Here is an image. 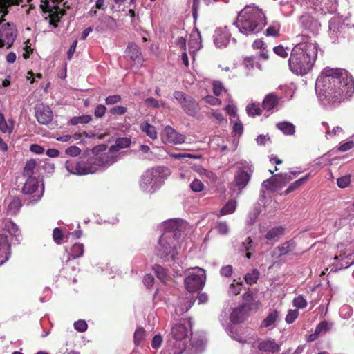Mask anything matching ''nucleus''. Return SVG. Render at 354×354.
Returning a JSON list of instances; mask_svg holds the SVG:
<instances>
[{
  "instance_id": "obj_1",
  "label": "nucleus",
  "mask_w": 354,
  "mask_h": 354,
  "mask_svg": "<svg viewBox=\"0 0 354 354\" xmlns=\"http://www.w3.org/2000/svg\"><path fill=\"white\" fill-rule=\"evenodd\" d=\"M316 85L320 100L329 104H339L354 94L353 77L338 69L323 72Z\"/></svg>"
},
{
  "instance_id": "obj_2",
  "label": "nucleus",
  "mask_w": 354,
  "mask_h": 354,
  "mask_svg": "<svg viewBox=\"0 0 354 354\" xmlns=\"http://www.w3.org/2000/svg\"><path fill=\"white\" fill-rule=\"evenodd\" d=\"M300 41L292 49L288 59L290 70L297 75L304 76L313 68L317 57V44L310 37L301 35Z\"/></svg>"
},
{
  "instance_id": "obj_3",
  "label": "nucleus",
  "mask_w": 354,
  "mask_h": 354,
  "mask_svg": "<svg viewBox=\"0 0 354 354\" xmlns=\"http://www.w3.org/2000/svg\"><path fill=\"white\" fill-rule=\"evenodd\" d=\"M93 157L87 159L86 162L80 161L75 163L66 161L67 169L73 174L85 175L93 174L100 166H110L118 160L115 151H111L104 144L99 145L93 148Z\"/></svg>"
},
{
  "instance_id": "obj_4",
  "label": "nucleus",
  "mask_w": 354,
  "mask_h": 354,
  "mask_svg": "<svg viewBox=\"0 0 354 354\" xmlns=\"http://www.w3.org/2000/svg\"><path fill=\"white\" fill-rule=\"evenodd\" d=\"M264 13L257 7L245 6L239 12L236 21L239 31L246 35L256 34L266 26Z\"/></svg>"
},
{
  "instance_id": "obj_5",
  "label": "nucleus",
  "mask_w": 354,
  "mask_h": 354,
  "mask_svg": "<svg viewBox=\"0 0 354 354\" xmlns=\"http://www.w3.org/2000/svg\"><path fill=\"white\" fill-rule=\"evenodd\" d=\"M19 231L17 225L10 218H5L0 229V266L6 262L10 256V243L6 233L16 236Z\"/></svg>"
},
{
  "instance_id": "obj_6",
  "label": "nucleus",
  "mask_w": 354,
  "mask_h": 354,
  "mask_svg": "<svg viewBox=\"0 0 354 354\" xmlns=\"http://www.w3.org/2000/svg\"><path fill=\"white\" fill-rule=\"evenodd\" d=\"M172 339H169L165 347L168 354H180L186 348L183 340L188 335V327L183 323L175 324L171 330Z\"/></svg>"
},
{
  "instance_id": "obj_7",
  "label": "nucleus",
  "mask_w": 354,
  "mask_h": 354,
  "mask_svg": "<svg viewBox=\"0 0 354 354\" xmlns=\"http://www.w3.org/2000/svg\"><path fill=\"white\" fill-rule=\"evenodd\" d=\"M176 234V232H168L160 236L157 248V255L159 257L165 258L170 255L174 262L178 261V259L176 257L178 254Z\"/></svg>"
},
{
  "instance_id": "obj_8",
  "label": "nucleus",
  "mask_w": 354,
  "mask_h": 354,
  "mask_svg": "<svg viewBox=\"0 0 354 354\" xmlns=\"http://www.w3.org/2000/svg\"><path fill=\"white\" fill-rule=\"evenodd\" d=\"M253 173L254 169L250 162L242 161L239 163L234 178L235 186L238 188L239 193L246 187Z\"/></svg>"
},
{
  "instance_id": "obj_9",
  "label": "nucleus",
  "mask_w": 354,
  "mask_h": 354,
  "mask_svg": "<svg viewBox=\"0 0 354 354\" xmlns=\"http://www.w3.org/2000/svg\"><path fill=\"white\" fill-rule=\"evenodd\" d=\"M169 169L165 167H157L147 169L142 176L140 186L147 189L153 187L162 181Z\"/></svg>"
},
{
  "instance_id": "obj_10",
  "label": "nucleus",
  "mask_w": 354,
  "mask_h": 354,
  "mask_svg": "<svg viewBox=\"0 0 354 354\" xmlns=\"http://www.w3.org/2000/svg\"><path fill=\"white\" fill-rule=\"evenodd\" d=\"M174 97L180 104L183 111L189 116L196 117L200 111L198 103L192 96H188L182 91L174 92Z\"/></svg>"
},
{
  "instance_id": "obj_11",
  "label": "nucleus",
  "mask_w": 354,
  "mask_h": 354,
  "mask_svg": "<svg viewBox=\"0 0 354 354\" xmlns=\"http://www.w3.org/2000/svg\"><path fill=\"white\" fill-rule=\"evenodd\" d=\"M205 280V270L198 268L196 272H192L185 279V286L187 291L195 292L203 288Z\"/></svg>"
},
{
  "instance_id": "obj_12",
  "label": "nucleus",
  "mask_w": 354,
  "mask_h": 354,
  "mask_svg": "<svg viewBox=\"0 0 354 354\" xmlns=\"http://www.w3.org/2000/svg\"><path fill=\"white\" fill-rule=\"evenodd\" d=\"M40 8L44 12H48L49 23L53 27H57V23L66 14V10L60 8L57 5H51L48 0H41Z\"/></svg>"
},
{
  "instance_id": "obj_13",
  "label": "nucleus",
  "mask_w": 354,
  "mask_h": 354,
  "mask_svg": "<svg viewBox=\"0 0 354 354\" xmlns=\"http://www.w3.org/2000/svg\"><path fill=\"white\" fill-rule=\"evenodd\" d=\"M35 117L39 124L47 125L53 120V111L48 106L37 104L35 106Z\"/></svg>"
},
{
  "instance_id": "obj_14",
  "label": "nucleus",
  "mask_w": 354,
  "mask_h": 354,
  "mask_svg": "<svg viewBox=\"0 0 354 354\" xmlns=\"http://www.w3.org/2000/svg\"><path fill=\"white\" fill-rule=\"evenodd\" d=\"M163 139L169 143L177 145L183 143L185 142V136L183 134L178 133L170 126H167L164 129Z\"/></svg>"
},
{
  "instance_id": "obj_15",
  "label": "nucleus",
  "mask_w": 354,
  "mask_h": 354,
  "mask_svg": "<svg viewBox=\"0 0 354 354\" xmlns=\"http://www.w3.org/2000/svg\"><path fill=\"white\" fill-rule=\"evenodd\" d=\"M279 100L280 98L276 93H270L263 100L262 109L266 112H270L278 106Z\"/></svg>"
},
{
  "instance_id": "obj_16",
  "label": "nucleus",
  "mask_w": 354,
  "mask_h": 354,
  "mask_svg": "<svg viewBox=\"0 0 354 354\" xmlns=\"http://www.w3.org/2000/svg\"><path fill=\"white\" fill-rule=\"evenodd\" d=\"M249 312L250 310L240 306L232 310L230 315V320L234 324H241L248 317Z\"/></svg>"
},
{
  "instance_id": "obj_17",
  "label": "nucleus",
  "mask_w": 354,
  "mask_h": 354,
  "mask_svg": "<svg viewBox=\"0 0 354 354\" xmlns=\"http://www.w3.org/2000/svg\"><path fill=\"white\" fill-rule=\"evenodd\" d=\"M258 349L262 352L277 353L279 351L280 346L274 339H269L259 342Z\"/></svg>"
},
{
  "instance_id": "obj_18",
  "label": "nucleus",
  "mask_w": 354,
  "mask_h": 354,
  "mask_svg": "<svg viewBox=\"0 0 354 354\" xmlns=\"http://www.w3.org/2000/svg\"><path fill=\"white\" fill-rule=\"evenodd\" d=\"M241 306L250 311L252 309H257L259 302L254 300L253 293L251 291H248L243 295V301Z\"/></svg>"
},
{
  "instance_id": "obj_19",
  "label": "nucleus",
  "mask_w": 354,
  "mask_h": 354,
  "mask_svg": "<svg viewBox=\"0 0 354 354\" xmlns=\"http://www.w3.org/2000/svg\"><path fill=\"white\" fill-rule=\"evenodd\" d=\"M297 244L292 239L287 241L282 244L278 245L274 248V251H278V257H281L283 255L288 254V253L294 251L296 248Z\"/></svg>"
},
{
  "instance_id": "obj_20",
  "label": "nucleus",
  "mask_w": 354,
  "mask_h": 354,
  "mask_svg": "<svg viewBox=\"0 0 354 354\" xmlns=\"http://www.w3.org/2000/svg\"><path fill=\"white\" fill-rule=\"evenodd\" d=\"M27 180L24 183L22 192L25 194H31L37 189L38 188V180L35 177H27Z\"/></svg>"
},
{
  "instance_id": "obj_21",
  "label": "nucleus",
  "mask_w": 354,
  "mask_h": 354,
  "mask_svg": "<svg viewBox=\"0 0 354 354\" xmlns=\"http://www.w3.org/2000/svg\"><path fill=\"white\" fill-rule=\"evenodd\" d=\"M285 229L282 226L272 227L268 231L266 234V239L268 241L277 242L283 235Z\"/></svg>"
},
{
  "instance_id": "obj_22",
  "label": "nucleus",
  "mask_w": 354,
  "mask_h": 354,
  "mask_svg": "<svg viewBox=\"0 0 354 354\" xmlns=\"http://www.w3.org/2000/svg\"><path fill=\"white\" fill-rule=\"evenodd\" d=\"M127 53L131 59L137 62L139 64L142 61L140 48L136 44H129L127 48Z\"/></svg>"
},
{
  "instance_id": "obj_23",
  "label": "nucleus",
  "mask_w": 354,
  "mask_h": 354,
  "mask_svg": "<svg viewBox=\"0 0 354 354\" xmlns=\"http://www.w3.org/2000/svg\"><path fill=\"white\" fill-rule=\"evenodd\" d=\"M299 174L297 171H290L288 173H281L276 174L277 182L279 183V187H281L287 183L290 182Z\"/></svg>"
},
{
  "instance_id": "obj_24",
  "label": "nucleus",
  "mask_w": 354,
  "mask_h": 354,
  "mask_svg": "<svg viewBox=\"0 0 354 354\" xmlns=\"http://www.w3.org/2000/svg\"><path fill=\"white\" fill-rule=\"evenodd\" d=\"M15 126V121L12 119H9L8 121L5 120L4 115L0 113V131L4 133L10 134Z\"/></svg>"
},
{
  "instance_id": "obj_25",
  "label": "nucleus",
  "mask_w": 354,
  "mask_h": 354,
  "mask_svg": "<svg viewBox=\"0 0 354 354\" xmlns=\"http://www.w3.org/2000/svg\"><path fill=\"white\" fill-rule=\"evenodd\" d=\"M131 143V139L127 137L118 138L115 141V144L110 147V151L118 153L120 149L129 147Z\"/></svg>"
},
{
  "instance_id": "obj_26",
  "label": "nucleus",
  "mask_w": 354,
  "mask_h": 354,
  "mask_svg": "<svg viewBox=\"0 0 354 354\" xmlns=\"http://www.w3.org/2000/svg\"><path fill=\"white\" fill-rule=\"evenodd\" d=\"M310 178V174L308 173L306 174L303 178H301L292 183H291L288 187L285 190L284 194H288L295 190L299 188L301 186H302L304 184H305Z\"/></svg>"
},
{
  "instance_id": "obj_27",
  "label": "nucleus",
  "mask_w": 354,
  "mask_h": 354,
  "mask_svg": "<svg viewBox=\"0 0 354 354\" xmlns=\"http://www.w3.org/2000/svg\"><path fill=\"white\" fill-rule=\"evenodd\" d=\"M335 260L340 259L339 263H337L336 266L339 269H345L351 266L354 263V259L352 258V255L344 256L340 254L339 256H335Z\"/></svg>"
},
{
  "instance_id": "obj_28",
  "label": "nucleus",
  "mask_w": 354,
  "mask_h": 354,
  "mask_svg": "<svg viewBox=\"0 0 354 354\" xmlns=\"http://www.w3.org/2000/svg\"><path fill=\"white\" fill-rule=\"evenodd\" d=\"M277 127L286 135H293L295 132V125L289 122H279Z\"/></svg>"
},
{
  "instance_id": "obj_29",
  "label": "nucleus",
  "mask_w": 354,
  "mask_h": 354,
  "mask_svg": "<svg viewBox=\"0 0 354 354\" xmlns=\"http://www.w3.org/2000/svg\"><path fill=\"white\" fill-rule=\"evenodd\" d=\"M37 166V162L35 159L27 160L24 167L23 175L26 177H33L34 169Z\"/></svg>"
},
{
  "instance_id": "obj_30",
  "label": "nucleus",
  "mask_w": 354,
  "mask_h": 354,
  "mask_svg": "<svg viewBox=\"0 0 354 354\" xmlns=\"http://www.w3.org/2000/svg\"><path fill=\"white\" fill-rule=\"evenodd\" d=\"M263 110L259 103H250L246 107L247 113L252 117L261 115Z\"/></svg>"
},
{
  "instance_id": "obj_31",
  "label": "nucleus",
  "mask_w": 354,
  "mask_h": 354,
  "mask_svg": "<svg viewBox=\"0 0 354 354\" xmlns=\"http://www.w3.org/2000/svg\"><path fill=\"white\" fill-rule=\"evenodd\" d=\"M279 317V312L273 310L270 313L268 316L263 320L261 327L268 328L272 326L277 320Z\"/></svg>"
},
{
  "instance_id": "obj_32",
  "label": "nucleus",
  "mask_w": 354,
  "mask_h": 354,
  "mask_svg": "<svg viewBox=\"0 0 354 354\" xmlns=\"http://www.w3.org/2000/svg\"><path fill=\"white\" fill-rule=\"evenodd\" d=\"M156 277L163 283H165L168 277V270L162 266L156 264L153 267Z\"/></svg>"
},
{
  "instance_id": "obj_33",
  "label": "nucleus",
  "mask_w": 354,
  "mask_h": 354,
  "mask_svg": "<svg viewBox=\"0 0 354 354\" xmlns=\"http://www.w3.org/2000/svg\"><path fill=\"white\" fill-rule=\"evenodd\" d=\"M146 337V331L144 328L140 327L138 328L133 335V341L134 344L136 346L140 345L144 340L145 339Z\"/></svg>"
},
{
  "instance_id": "obj_34",
  "label": "nucleus",
  "mask_w": 354,
  "mask_h": 354,
  "mask_svg": "<svg viewBox=\"0 0 354 354\" xmlns=\"http://www.w3.org/2000/svg\"><path fill=\"white\" fill-rule=\"evenodd\" d=\"M141 129L151 139H156L157 138V131L156 127L151 125L148 122H143L141 124Z\"/></svg>"
},
{
  "instance_id": "obj_35",
  "label": "nucleus",
  "mask_w": 354,
  "mask_h": 354,
  "mask_svg": "<svg viewBox=\"0 0 354 354\" xmlns=\"http://www.w3.org/2000/svg\"><path fill=\"white\" fill-rule=\"evenodd\" d=\"M236 207V201L235 200H230L221 209V214L225 215L233 213Z\"/></svg>"
},
{
  "instance_id": "obj_36",
  "label": "nucleus",
  "mask_w": 354,
  "mask_h": 354,
  "mask_svg": "<svg viewBox=\"0 0 354 354\" xmlns=\"http://www.w3.org/2000/svg\"><path fill=\"white\" fill-rule=\"evenodd\" d=\"M92 120V117L89 115H82L81 116L73 117L70 120L71 125H77L78 124H88Z\"/></svg>"
},
{
  "instance_id": "obj_37",
  "label": "nucleus",
  "mask_w": 354,
  "mask_h": 354,
  "mask_svg": "<svg viewBox=\"0 0 354 354\" xmlns=\"http://www.w3.org/2000/svg\"><path fill=\"white\" fill-rule=\"evenodd\" d=\"M21 205L20 199L19 198H14L8 205V211L12 214H16L21 207Z\"/></svg>"
},
{
  "instance_id": "obj_38",
  "label": "nucleus",
  "mask_w": 354,
  "mask_h": 354,
  "mask_svg": "<svg viewBox=\"0 0 354 354\" xmlns=\"http://www.w3.org/2000/svg\"><path fill=\"white\" fill-rule=\"evenodd\" d=\"M262 185L266 189L271 191H274L277 188L280 187L279 183L277 182L276 175L272 178H270L269 179L264 180L262 183Z\"/></svg>"
},
{
  "instance_id": "obj_39",
  "label": "nucleus",
  "mask_w": 354,
  "mask_h": 354,
  "mask_svg": "<svg viewBox=\"0 0 354 354\" xmlns=\"http://www.w3.org/2000/svg\"><path fill=\"white\" fill-rule=\"evenodd\" d=\"M259 277V272L257 269H254L251 272H248L245 275V281L249 285L256 283Z\"/></svg>"
},
{
  "instance_id": "obj_40",
  "label": "nucleus",
  "mask_w": 354,
  "mask_h": 354,
  "mask_svg": "<svg viewBox=\"0 0 354 354\" xmlns=\"http://www.w3.org/2000/svg\"><path fill=\"white\" fill-rule=\"evenodd\" d=\"M84 253V245L80 243H75L71 248V255L73 258H78Z\"/></svg>"
},
{
  "instance_id": "obj_41",
  "label": "nucleus",
  "mask_w": 354,
  "mask_h": 354,
  "mask_svg": "<svg viewBox=\"0 0 354 354\" xmlns=\"http://www.w3.org/2000/svg\"><path fill=\"white\" fill-rule=\"evenodd\" d=\"M242 286H243V282H239V283L238 282V283H236V284L232 283L229 288V291H228L229 295L230 296L238 295L242 290Z\"/></svg>"
},
{
  "instance_id": "obj_42",
  "label": "nucleus",
  "mask_w": 354,
  "mask_h": 354,
  "mask_svg": "<svg viewBox=\"0 0 354 354\" xmlns=\"http://www.w3.org/2000/svg\"><path fill=\"white\" fill-rule=\"evenodd\" d=\"M292 304L297 308H304L308 303L302 295H299L293 299Z\"/></svg>"
},
{
  "instance_id": "obj_43",
  "label": "nucleus",
  "mask_w": 354,
  "mask_h": 354,
  "mask_svg": "<svg viewBox=\"0 0 354 354\" xmlns=\"http://www.w3.org/2000/svg\"><path fill=\"white\" fill-rule=\"evenodd\" d=\"M351 183V176L346 175L342 176L340 178H338L337 179V184L339 187L340 188H346Z\"/></svg>"
},
{
  "instance_id": "obj_44",
  "label": "nucleus",
  "mask_w": 354,
  "mask_h": 354,
  "mask_svg": "<svg viewBox=\"0 0 354 354\" xmlns=\"http://www.w3.org/2000/svg\"><path fill=\"white\" fill-rule=\"evenodd\" d=\"M53 238L54 241L57 244H61L63 241L64 234L62 230L59 227H56L53 230Z\"/></svg>"
},
{
  "instance_id": "obj_45",
  "label": "nucleus",
  "mask_w": 354,
  "mask_h": 354,
  "mask_svg": "<svg viewBox=\"0 0 354 354\" xmlns=\"http://www.w3.org/2000/svg\"><path fill=\"white\" fill-rule=\"evenodd\" d=\"M229 41L228 36L224 34L216 37L214 39V43L218 47H221L223 46H225Z\"/></svg>"
},
{
  "instance_id": "obj_46",
  "label": "nucleus",
  "mask_w": 354,
  "mask_h": 354,
  "mask_svg": "<svg viewBox=\"0 0 354 354\" xmlns=\"http://www.w3.org/2000/svg\"><path fill=\"white\" fill-rule=\"evenodd\" d=\"M299 311L297 309L289 310L286 317V322L288 324L293 323L298 317Z\"/></svg>"
},
{
  "instance_id": "obj_47",
  "label": "nucleus",
  "mask_w": 354,
  "mask_h": 354,
  "mask_svg": "<svg viewBox=\"0 0 354 354\" xmlns=\"http://www.w3.org/2000/svg\"><path fill=\"white\" fill-rule=\"evenodd\" d=\"M191 189L194 192H199L203 190L204 185L198 179H194L190 184Z\"/></svg>"
},
{
  "instance_id": "obj_48",
  "label": "nucleus",
  "mask_w": 354,
  "mask_h": 354,
  "mask_svg": "<svg viewBox=\"0 0 354 354\" xmlns=\"http://www.w3.org/2000/svg\"><path fill=\"white\" fill-rule=\"evenodd\" d=\"M109 111L113 115H122L127 112V109L122 106H115L111 108Z\"/></svg>"
},
{
  "instance_id": "obj_49",
  "label": "nucleus",
  "mask_w": 354,
  "mask_h": 354,
  "mask_svg": "<svg viewBox=\"0 0 354 354\" xmlns=\"http://www.w3.org/2000/svg\"><path fill=\"white\" fill-rule=\"evenodd\" d=\"M215 228L220 234L225 235L228 232V226L226 222H217Z\"/></svg>"
},
{
  "instance_id": "obj_50",
  "label": "nucleus",
  "mask_w": 354,
  "mask_h": 354,
  "mask_svg": "<svg viewBox=\"0 0 354 354\" xmlns=\"http://www.w3.org/2000/svg\"><path fill=\"white\" fill-rule=\"evenodd\" d=\"M287 49V48H284L283 46L279 45L273 48V51L281 57L286 58L288 56Z\"/></svg>"
},
{
  "instance_id": "obj_51",
  "label": "nucleus",
  "mask_w": 354,
  "mask_h": 354,
  "mask_svg": "<svg viewBox=\"0 0 354 354\" xmlns=\"http://www.w3.org/2000/svg\"><path fill=\"white\" fill-rule=\"evenodd\" d=\"M170 156H171V157H172L176 160H180V159L185 158H194V159L201 158V156H199V155H193V154H190V153H171Z\"/></svg>"
},
{
  "instance_id": "obj_52",
  "label": "nucleus",
  "mask_w": 354,
  "mask_h": 354,
  "mask_svg": "<svg viewBox=\"0 0 354 354\" xmlns=\"http://www.w3.org/2000/svg\"><path fill=\"white\" fill-rule=\"evenodd\" d=\"M87 324L84 320L80 319L78 321L75 322L74 328L76 330L79 332H84L87 329Z\"/></svg>"
},
{
  "instance_id": "obj_53",
  "label": "nucleus",
  "mask_w": 354,
  "mask_h": 354,
  "mask_svg": "<svg viewBox=\"0 0 354 354\" xmlns=\"http://www.w3.org/2000/svg\"><path fill=\"white\" fill-rule=\"evenodd\" d=\"M65 153L71 156H77L81 153V149L77 146H71L66 149Z\"/></svg>"
},
{
  "instance_id": "obj_54",
  "label": "nucleus",
  "mask_w": 354,
  "mask_h": 354,
  "mask_svg": "<svg viewBox=\"0 0 354 354\" xmlns=\"http://www.w3.org/2000/svg\"><path fill=\"white\" fill-rule=\"evenodd\" d=\"M329 330V324L326 321L321 322L315 328V330L317 333H322L323 332H326Z\"/></svg>"
},
{
  "instance_id": "obj_55",
  "label": "nucleus",
  "mask_w": 354,
  "mask_h": 354,
  "mask_svg": "<svg viewBox=\"0 0 354 354\" xmlns=\"http://www.w3.org/2000/svg\"><path fill=\"white\" fill-rule=\"evenodd\" d=\"M121 96L119 95H110L106 97L105 102L108 105L115 104L121 101Z\"/></svg>"
},
{
  "instance_id": "obj_56",
  "label": "nucleus",
  "mask_w": 354,
  "mask_h": 354,
  "mask_svg": "<svg viewBox=\"0 0 354 354\" xmlns=\"http://www.w3.org/2000/svg\"><path fill=\"white\" fill-rule=\"evenodd\" d=\"M106 107L103 104H98L94 111V115L96 118H102L104 115Z\"/></svg>"
},
{
  "instance_id": "obj_57",
  "label": "nucleus",
  "mask_w": 354,
  "mask_h": 354,
  "mask_svg": "<svg viewBox=\"0 0 354 354\" xmlns=\"http://www.w3.org/2000/svg\"><path fill=\"white\" fill-rule=\"evenodd\" d=\"M233 268L231 265L223 266L221 268V274L225 277H229L232 275Z\"/></svg>"
},
{
  "instance_id": "obj_58",
  "label": "nucleus",
  "mask_w": 354,
  "mask_h": 354,
  "mask_svg": "<svg viewBox=\"0 0 354 354\" xmlns=\"http://www.w3.org/2000/svg\"><path fill=\"white\" fill-rule=\"evenodd\" d=\"M162 342V337L160 335H156L153 337L151 341V346L153 348H158L160 347Z\"/></svg>"
},
{
  "instance_id": "obj_59",
  "label": "nucleus",
  "mask_w": 354,
  "mask_h": 354,
  "mask_svg": "<svg viewBox=\"0 0 354 354\" xmlns=\"http://www.w3.org/2000/svg\"><path fill=\"white\" fill-rule=\"evenodd\" d=\"M143 283L147 288H150L154 283V277L151 274H147L144 277Z\"/></svg>"
},
{
  "instance_id": "obj_60",
  "label": "nucleus",
  "mask_w": 354,
  "mask_h": 354,
  "mask_svg": "<svg viewBox=\"0 0 354 354\" xmlns=\"http://www.w3.org/2000/svg\"><path fill=\"white\" fill-rule=\"evenodd\" d=\"M200 1H201V0H193L192 10V16H193L194 21L196 20L197 17H198V11L199 9Z\"/></svg>"
},
{
  "instance_id": "obj_61",
  "label": "nucleus",
  "mask_w": 354,
  "mask_h": 354,
  "mask_svg": "<svg viewBox=\"0 0 354 354\" xmlns=\"http://www.w3.org/2000/svg\"><path fill=\"white\" fill-rule=\"evenodd\" d=\"M266 36H272L277 37L279 35V28H277L273 26H269L266 30Z\"/></svg>"
},
{
  "instance_id": "obj_62",
  "label": "nucleus",
  "mask_w": 354,
  "mask_h": 354,
  "mask_svg": "<svg viewBox=\"0 0 354 354\" xmlns=\"http://www.w3.org/2000/svg\"><path fill=\"white\" fill-rule=\"evenodd\" d=\"M223 89V86L220 82H215L213 84V92L216 96H219Z\"/></svg>"
},
{
  "instance_id": "obj_63",
  "label": "nucleus",
  "mask_w": 354,
  "mask_h": 354,
  "mask_svg": "<svg viewBox=\"0 0 354 354\" xmlns=\"http://www.w3.org/2000/svg\"><path fill=\"white\" fill-rule=\"evenodd\" d=\"M30 151L36 154H42L44 152V149L39 145L32 144L30 145Z\"/></svg>"
},
{
  "instance_id": "obj_64",
  "label": "nucleus",
  "mask_w": 354,
  "mask_h": 354,
  "mask_svg": "<svg viewBox=\"0 0 354 354\" xmlns=\"http://www.w3.org/2000/svg\"><path fill=\"white\" fill-rule=\"evenodd\" d=\"M254 49L266 50V46L262 39H256L252 44Z\"/></svg>"
}]
</instances>
